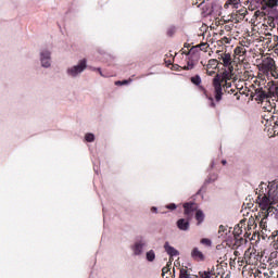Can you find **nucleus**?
I'll list each match as a JSON object with an SVG mask.
<instances>
[{"instance_id": "f257e3e1", "label": "nucleus", "mask_w": 278, "mask_h": 278, "mask_svg": "<svg viewBox=\"0 0 278 278\" xmlns=\"http://www.w3.org/2000/svg\"><path fill=\"white\" fill-rule=\"evenodd\" d=\"M256 194H258L257 201L261 208L258 216L262 227H265L268 218H273V216L278 220V210L273 206L278 203V184L262 182L256 189Z\"/></svg>"}, {"instance_id": "f03ea898", "label": "nucleus", "mask_w": 278, "mask_h": 278, "mask_svg": "<svg viewBox=\"0 0 278 278\" xmlns=\"http://www.w3.org/2000/svg\"><path fill=\"white\" fill-rule=\"evenodd\" d=\"M233 66L225 67L223 73L216 74L213 78V88H214V97L215 101L219 103L223 101V84L225 81H231L233 79Z\"/></svg>"}, {"instance_id": "7ed1b4c3", "label": "nucleus", "mask_w": 278, "mask_h": 278, "mask_svg": "<svg viewBox=\"0 0 278 278\" xmlns=\"http://www.w3.org/2000/svg\"><path fill=\"white\" fill-rule=\"evenodd\" d=\"M203 3L210 5L211 9L208 13L215 14V16H223L224 10H238V8H240V0H227L224 7L218 0H202V2L198 4V8H201Z\"/></svg>"}, {"instance_id": "20e7f679", "label": "nucleus", "mask_w": 278, "mask_h": 278, "mask_svg": "<svg viewBox=\"0 0 278 278\" xmlns=\"http://www.w3.org/2000/svg\"><path fill=\"white\" fill-rule=\"evenodd\" d=\"M86 68H88V60L81 59L77 62V64L66 68V75L72 79H77V77H81V74L86 71Z\"/></svg>"}, {"instance_id": "39448f33", "label": "nucleus", "mask_w": 278, "mask_h": 278, "mask_svg": "<svg viewBox=\"0 0 278 278\" xmlns=\"http://www.w3.org/2000/svg\"><path fill=\"white\" fill-rule=\"evenodd\" d=\"M52 52L48 48H43L39 50L38 61L41 68H51L53 64V59L51 58Z\"/></svg>"}, {"instance_id": "423d86ee", "label": "nucleus", "mask_w": 278, "mask_h": 278, "mask_svg": "<svg viewBox=\"0 0 278 278\" xmlns=\"http://www.w3.org/2000/svg\"><path fill=\"white\" fill-rule=\"evenodd\" d=\"M277 68V64L275 63V59L267 56L263 59L262 63L258 65V71L268 77L270 73Z\"/></svg>"}, {"instance_id": "0eeeda50", "label": "nucleus", "mask_w": 278, "mask_h": 278, "mask_svg": "<svg viewBox=\"0 0 278 278\" xmlns=\"http://www.w3.org/2000/svg\"><path fill=\"white\" fill-rule=\"evenodd\" d=\"M149 247V242L144 237H138L135 241V243L131 245V251L134 255L137 257H140L144 253V250Z\"/></svg>"}, {"instance_id": "6e6552de", "label": "nucleus", "mask_w": 278, "mask_h": 278, "mask_svg": "<svg viewBox=\"0 0 278 278\" xmlns=\"http://www.w3.org/2000/svg\"><path fill=\"white\" fill-rule=\"evenodd\" d=\"M247 14H249L247 8H241L240 10H237L236 13L232 11L228 21H231L232 23H240V21H244V16H247Z\"/></svg>"}, {"instance_id": "1a4fd4ad", "label": "nucleus", "mask_w": 278, "mask_h": 278, "mask_svg": "<svg viewBox=\"0 0 278 278\" xmlns=\"http://www.w3.org/2000/svg\"><path fill=\"white\" fill-rule=\"evenodd\" d=\"M198 205L194 202H186L184 204L185 216L192 220V216H194V212L198 210Z\"/></svg>"}, {"instance_id": "9d476101", "label": "nucleus", "mask_w": 278, "mask_h": 278, "mask_svg": "<svg viewBox=\"0 0 278 278\" xmlns=\"http://www.w3.org/2000/svg\"><path fill=\"white\" fill-rule=\"evenodd\" d=\"M176 227H178L179 231H189L190 230V219L189 218H180L176 222Z\"/></svg>"}, {"instance_id": "9b49d317", "label": "nucleus", "mask_w": 278, "mask_h": 278, "mask_svg": "<svg viewBox=\"0 0 278 278\" xmlns=\"http://www.w3.org/2000/svg\"><path fill=\"white\" fill-rule=\"evenodd\" d=\"M163 249L169 257H177L179 255V252L177 251V249H175L173 245H170V243L168 241H166L164 243Z\"/></svg>"}, {"instance_id": "f8f14e48", "label": "nucleus", "mask_w": 278, "mask_h": 278, "mask_svg": "<svg viewBox=\"0 0 278 278\" xmlns=\"http://www.w3.org/2000/svg\"><path fill=\"white\" fill-rule=\"evenodd\" d=\"M219 60H222V64L225 67L233 66V59H231V53L225 52L220 54Z\"/></svg>"}, {"instance_id": "ddd939ff", "label": "nucleus", "mask_w": 278, "mask_h": 278, "mask_svg": "<svg viewBox=\"0 0 278 278\" xmlns=\"http://www.w3.org/2000/svg\"><path fill=\"white\" fill-rule=\"evenodd\" d=\"M191 257L192 260H195V262H205V255L199 250V248H193L191 251Z\"/></svg>"}, {"instance_id": "4468645a", "label": "nucleus", "mask_w": 278, "mask_h": 278, "mask_svg": "<svg viewBox=\"0 0 278 278\" xmlns=\"http://www.w3.org/2000/svg\"><path fill=\"white\" fill-rule=\"evenodd\" d=\"M254 94L256 97V101H264L265 99H270V93H266L263 88L255 89Z\"/></svg>"}, {"instance_id": "2eb2a0df", "label": "nucleus", "mask_w": 278, "mask_h": 278, "mask_svg": "<svg viewBox=\"0 0 278 278\" xmlns=\"http://www.w3.org/2000/svg\"><path fill=\"white\" fill-rule=\"evenodd\" d=\"M268 92H269V97H274V99H278V81L269 83Z\"/></svg>"}, {"instance_id": "dca6fc26", "label": "nucleus", "mask_w": 278, "mask_h": 278, "mask_svg": "<svg viewBox=\"0 0 278 278\" xmlns=\"http://www.w3.org/2000/svg\"><path fill=\"white\" fill-rule=\"evenodd\" d=\"M195 220H198V225H201L203 220H205V214L201 210L195 211Z\"/></svg>"}, {"instance_id": "f3484780", "label": "nucleus", "mask_w": 278, "mask_h": 278, "mask_svg": "<svg viewBox=\"0 0 278 278\" xmlns=\"http://www.w3.org/2000/svg\"><path fill=\"white\" fill-rule=\"evenodd\" d=\"M146 260L150 263L155 262V250H149L148 252H146Z\"/></svg>"}, {"instance_id": "a211bd4d", "label": "nucleus", "mask_w": 278, "mask_h": 278, "mask_svg": "<svg viewBox=\"0 0 278 278\" xmlns=\"http://www.w3.org/2000/svg\"><path fill=\"white\" fill-rule=\"evenodd\" d=\"M200 51L201 50H199V46L192 47L188 52H186V50L182 49V53H185L186 55H191V56L197 55V53H199Z\"/></svg>"}, {"instance_id": "6ab92c4d", "label": "nucleus", "mask_w": 278, "mask_h": 278, "mask_svg": "<svg viewBox=\"0 0 278 278\" xmlns=\"http://www.w3.org/2000/svg\"><path fill=\"white\" fill-rule=\"evenodd\" d=\"M218 67V60L211 59L206 65V68H217Z\"/></svg>"}, {"instance_id": "aec40b11", "label": "nucleus", "mask_w": 278, "mask_h": 278, "mask_svg": "<svg viewBox=\"0 0 278 278\" xmlns=\"http://www.w3.org/2000/svg\"><path fill=\"white\" fill-rule=\"evenodd\" d=\"M267 8H277L278 0H263Z\"/></svg>"}, {"instance_id": "412c9836", "label": "nucleus", "mask_w": 278, "mask_h": 278, "mask_svg": "<svg viewBox=\"0 0 278 278\" xmlns=\"http://www.w3.org/2000/svg\"><path fill=\"white\" fill-rule=\"evenodd\" d=\"M191 81L194 84V86H201V76L195 75L191 77Z\"/></svg>"}, {"instance_id": "4be33fe9", "label": "nucleus", "mask_w": 278, "mask_h": 278, "mask_svg": "<svg viewBox=\"0 0 278 278\" xmlns=\"http://www.w3.org/2000/svg\"><path fill=\"white\" fill-rule=\"evenodd\" d=\"M86 142H92L94 140V134L88 132L85 135Z\"/></svg>"}, {"instance_id": "5701e85b", "label": "nucleus", "mask_w": 278, "mask_h": 278, "mask_svg": "<svg viewBox=\"0 0 278 278\" xmlns=\"http://www.w3.org/2000/svg\"><path fill=\"white\" fill-rule=\"evenodd\" d=\"M200 243L203 244L204 247H212V240L207 238L201 239Z\"/></svg>"}, {"instance_id": "b1692460", "label": "nucleus", "mask_w": 278, "mask_h": 278, "mask_svg": "<svg viewBox=\"0 0 278 278\" xmlns=\"http://www.w3.org/2000/svg\"><path fill=\"white\" fill-rule=\"evenodd\" d=\"M208 47H210V45H207L205 42L198 45L199 51H207Z\"/></svg>"}, {"instance_id": "393cba45", "label": "nucleus", "mask_w": 278, "mask_h": 278, "mask_svg": "<svg viewBox=\"0 0 278 278\" xmlns=\"http://www.w3.org/2000/svg\"><path fill=\"white\" fill-rule=\"evenodd\" d=\"M168 273H170V265H166L165 267H163L162 269V277H166V275H168Z\"/></svg>"}, {"instance_id": "a878e982", "label": "nucleus", "mask_w": 278, "mask_h": 278, "mask_svg": "<svg viewBox=\"0 0 278 278\" xmlns=\"http://www.w3.org/2000/svg\"><path fill=\"white\" fill-rule=\"evenodd\" d=\"M179 278H190L189 274H188V270L182 268L180 269V276Z\"/></svg>"}, {"instance_id": "bb28decb", "label": "nucleus", "mask_w": 278, "mask_h": 278, "mask_svg": "<svg viewBox=\"0 0 278 278\" xmlns=\"http://www.w3.org/2000/svg\"><path fill=\"white\" fill-rule=\"evenodd\" d=\"M194 68V63L192 61H188L187 65L185 66V71H192Z\"/></svg>"}, {"instance_id": "cd10ccee", "label": "nucleus", "mask_w": 278, "mask_h": 278, "mask_svg": "<svg viewBox=\"0 0 278 278\" xmlns=\"http://www.w3.org/2000/svg\"><path fill=\"white\" fill-rule=\"evenodd\" d=\"M200 278H212V273L211 271L200 273Z\"/></svg>"}, {"instance_id": "c85d7f7f", "label": "nucleus", "mask_w": 278, "mask_h": 278, "mask_svg": "<svg viewBox=\"0 0 278 278\" xmlns=\"http://www.w3.org/2000/svg\"><path fill=\"white\" fill-rule=\"evenodd\" d=\"M240 53H244V48L242 47H237L235 49V55H240Z\"/></svg>"}, {"instance_id": "c756f323", "label": "nucleus", "mask_w": 278, "mask_h": 278, "mask_svg": "<svg viewBox=\"0 0 278 278\" xmlns=\"http://www.w3.org/2000/svg\"><path fill=\"white\" fill-rule=\"evenodd\" d=\"M91 71L99 72V75H101V77H108V75L103 74V71H101V67H91Z\"/></svg>"}, {"instance_id": "7c9ffc66", "label": "nucleus", "mask_w": 278, "mask_h": 278, "mask_svg": "<svg viewBox=\"0 0 278 278\" xmlns=\"http://www.w3.org/2000/svg\"><path fill=\"white\" fill-rule=\"evenodd\" d=\"M223 88H226V90H228V88H231V83H229V80H226L222 84V91Z\"/></svg>"}, {"instance_id": "2f4dec72", "label": "nucleus", "mask_w": 278, "mask_h": 278, "mask_svg": "<svg viewBox=\"0 0 278 278\" xmlns=\"http://www.w3.org/2000/svg\"><path fill=\"white\" fill-rule=\"evenodd\" d=\"M270 123H273L274 127H278V117L273 116L271 119H270Z\"/></svg>"}, {"instance_id": "473e14b6", "label": "nucleus", "mask_w": 278, "mask_h": 278, "mask_svg": "<svg viewBox=\"0 0 278 278\" xmlns=\"http://www.w3.org/2000/svg\"><path fill=\"white\" fill-rule=\"evenodd\" d=\"M165 207L166 210H177V204L170 203V204H167Z\"/></svg>"}, {"instance_id": "72a5a7b5", "label": "nucleus", "mask_w": 278, "mask_h": 278, "mask_svg": "<svg viewBox=\"0 0 278 278\" xmlns=\"http://www.w3.org/2000/svg\"><path fill=\"white\" fill-rule=\"evenodd\" d=\"M269 75H270L271 77H274L275 79H278L277 68H275L271 73H269Z\"/></svg>"}, {"instance_id": "f704fd0d", "label": "nucleus", "mask_w": 278, "mask_h": 278, "mask_svg": "<svg viewBox=\"0 0 278 278\" xmlns=\"http://www.w3.org/2000/svg\"><path fill=\"white\" fill-rule=\"evenodd\" d=\"M208 101H210V106L211 108H216V103L214 102V98L210 97Z\"/></svg>"}, {"instance_id": "c9c22d12", "label": "nucleus", "mask_w": 278, "mask_h": 278, "mask_svg": "<svg viewBox=\"0 0 278 278\" xmlns=\"http://www.w3.org/2000/svg\"><path fill=\"white\" fill-rule=\"evenodd\" d=\"M240 233H242V230H240V226H237L235 228V236H240Z\"/></svg>"}, {"instance_id": "e433bc0d", "label": "nucleus", "mask_w": 278, "mask_h": 278, "mask_svg": "<svg viewBox=\"0 0 278 278\" xmlns=\"http://www.w3.org/2000/svg\"><path fill=\"white\" fill-rule=\"evenodd\" d=\"M127 84H131V79H129V80H122V86H127Z\"/></svg>"}, {"instance_id": "4c0bfd02", "label": "nucleus", "mask_w": 278, "mask_h": 278, "mask_svg": "<svg viewBox=\"0 0 278 278\" xmlns=\"http://www.w3.org/2000/svg\"><path fill=\"white\" fill-rule=\"evenodd\" d=\"M151 212H153L154 214H157V207L153 206V207L151 208Z\"/></svg>"}, {"instance_id": "58836bf2", "label": "nucleus", "mask_w": 278, "mask_h": 278, "mask_svg": "<svg viewBox=\"0 0 278 278\" xmlns=\"http://www.w3.org/2000/svg\"><path fill=\"white\" fill-rule=\"evenodd\" d=\"M214 73H216V72H214V71H207V75H210V76L214 75Z\"/></svg>"}, {"instance_id": "ea45409f", "label": "nucleus", "mask_w": 278, "mask_h": 278, "mask_svg": "<svg viewBox=\"0 0 278 278\" xmlns=\"http://www.w3.org/2000/svg\"><path fill=\"white\" fill-rule=\"evenodd\" d=\"M115 84H116V86H123V81H121V80L116 81Z\"/></svg>"}, {"instance_id": "a19ab883", "label": "nucleus", "mask_w": 278, "mask_h": 278, "mask_svg": "<svg viewBox=\"0 0 278 278\" xmlns=\"http://www.w3.org/2000/svg\"><path fill=\"white\" fill-rule=\"evenodd\" d=\"M254 16H260V11H256V12L254 13Z\"/></svg>"}, {"instance_id": "79ce46f5", "label": "nucleus", "mask_w": 278, "mask_h": 278, "mask_svg": "<svg viewBox=\"0 0 278 278\" xmlns=\"http://www.w3.org/2000/svg\"><path fill=\"white\" fill-rule=\"evenodd\" d=\"M190 47L189 43H185V48L188 49Z\"/></svg>"}, {"instance_id": "37998d69", "label": "nucleus", "mask_w": 278, "mask_h": 278, "mask_svg": "<svg viewBox=\"0 0 278 278\" xmlns=\"http://www.w3.org/2000/svg\"><path fill=\"white\" fill-rule=\"evenodd\" d=\"M222 164L225 166V164H227V161L226 160L222 161Z\"/></svg>"}, {"instance_id": "c03bdc74", "label": "nucleus", "mask_w": 278, "mask_h": 278, "mask_svg": "<svg viewBox=\"0 0 278 278\" xmlns=\"http://www.w3.org/2000/svg\"><path fill=\"white\" fill-rule=\"evenodd\" d=\"M274 249H278V245H277V243H274Z\"/></svg>"}]
</instances>
